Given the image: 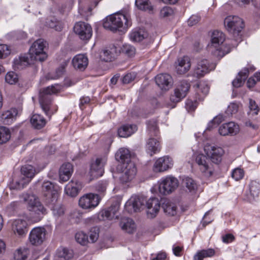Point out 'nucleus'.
Returning a JSON list of instances; mask_svg holds the SVG:
<instances>
[{"label": "nucleus", "instance_id": "1", "mask_svg": "<svg viewBox=\"0 0 260 260\" xmlns=\"http://www.w3.org/2000/svg\"><path fill=\"white\" fill-rule=\"evenodd\" d=\"M61 89V85L54 84L48 86L40 92L39 102L41 107L46 115L49 117L57 110V106L52 103L51 95L58 93Z\"/></svg>", "mask_w": 260, "mask_h": 260}, {"label": "nucleus", "instance_id": "2", "mask_svg": "<svg viewBox=\"0 0 260 260\" xmlns=\"http://www.w3.org/2000/svg\"><path fill=\"white\" fill-rule=\"evenodd\" d=\"M23 201L30 212L29 219L31 222H37L40 221L47 213L46 209L40 202L39 199L34 194H23Z\"/></svg>", "mask_w": 260, "mask_h": 260}, {"label": "nucleus", "instance_id": "3", "mask_svg": "<svg viewBox=\"0 0 260 260\" xmlns=\"http://www.w3.org/2000/svg\"><path fill=\"white\" fill-rule=\"evenodd\" d=\"M224 41L225 35L222 32L213 31L211 35V43L208 46L209 51L218 57H222L229 53L232 48L229 45H223Z\"/></svg>", "mask_w": 260, "mask_h": 260}, {"label": "nucleus", "instance_id": "4", "mask_svg": "<svg viewBox=\"0 0 260 260\" xmlns=\"http://www.w3.org/2000/svg\"><path fill=\"white\" fill-rule=\"evenodd\" d=\"M132 22L129 17L121 13H115L107 17L103 23L104 28L115 31L120 28H127Z\"/></svg>", "mask_w": 260, "mask_h": 260}, {"label": "nucleus", "instance_id": "5", "mask_svg": "<svg viewBox=\"0 0 260 260\" xmlns=\"http://www.w3.org/2000/svg\"><path fill=\"white\" fill-rule=\"evenodd\" d=\"M224 23L228 31L233 34L235 38L234 43L232 44V48L235 47L241 40L240 34L244 27L243 21L238 16L230 15L225 18Z\"/></svg>", "mask_w": 260, "mask_h": 260}, {"label": "nucleus", "instance_id": "6", "mask_svg": "<svg viewBox=\"0 0 260 260\" xmlns=\"http://www.w3.org/2000/svg\"><path fill=\"white\" fill-rule=\"evenodd\" d=\"M47 46L46 41L40 39L35 41L30 47L29 52L31 60L44 61L47 58L45 51Z\"/></svg>", "mask_w": 260, "mask_h": 260}, {"label": "nucleus", "instance_id": "7", "mask_svg": "<svg viewBox=\"0 0 260 260\" xmlns=\"http://www.w3.org/2000/svg\"><path fill=\"white\" fill-rule=\"evenodd\" d=\"M178 186V180L173 176L168 175L158 181V190L161 194L167 195L174 192Z\"/></svg>", "mask_w": 260, "mask_h": 260}, {"label": "nucleus", "instance_id": "8", "mask_svg": "<svg viewBox=\"0 0 260 260\" xmlns=\"http://www.w3.org/2000/svg\"><path fill=\"white\" fill-rule=\"evenodd\" d=\"M117 170L120 173L119 180L123 184L131 182L137 174V168L134 162L119 165Z\"/></svg>", "mask_w": 260, "mask_h": 260}, {"label": "nucleus", "instance_id": "9", "mask_svg": "<svg viewBox=\"0 0 260 260\" xmlns=\"http://www.w3.org/2000/svg\"><path fill=\"white\" fill-rule=\"evenodd\" d=\"M101 200V198L98 194L88 193L80 198L78 204L82 209L90 211L98 206Z\"/></svg>", "mask_w": 260, "mask_h": 260}, {"label": "nucleus", "instance_id": "10", "mask_svg": "<svg viewBox=\"0 0 260 260\" xmlns=\"http://www.w3.org/2000/svg\"><path fill=\"white\" fill-rule=\"evenodd\" d=\"M195 163L198 168L205 177H209L213 174L211 164L209 158L203 154H197L194 155Z\"/></svg>", "mask_w": 260, "mask_h": 260}, {"label": "nucleus", "instance_id": "11", "mask_svg": "<svg viewBox=\"0 0 260 260\" xmlns=\"http://www.w3.org/2000/svg\"><path fill=\"white\" fill-rule=\"evenodd\" d=\"M216 64L214 63H210L206 59H201L198 61L197 66L194 69L193 76L199 78H201L210 71L214 70Z\"/></svg>", "mask_w": 260, "mask_h": 260}, {"label": "nucleus", "instance_id": "12", "mask_svg": "<svg viewBox=\"0 0 260 260\" xmlns=\"http://www.w3.org/2000/svg\"><path fill=\"white\" fill-rule=\"evenodd\" d=\"M47 232L45 228L36 227L33 228L29 234L30 243L36 246L41 245L46 239Z\"/></svg>", "mask_w": 260, "mask_h": 260}, {"label": "nucleus", "instance_id": "13", "mask_svg": "<svg viewBox=\"0 0 260 260\" xmlns=\"http://www.w3.org/2000/svg\"><path fill=\"white\" fill-rule=\"evenodd\" d=\"M190 88L189 83L186 81H180L174 90V93L170 96V100L173 103L180 102L186 95Z\"/></svg>", "mask_w": 260, "mask_h": 260}, {"label": "nucleus", "instance_id": "14", "mask_svg": "<svg viewBox=\"0 0 260 260\" xmlns=\"http://www.w3.org/2000/svg\"><path fill=\"white\" fill-rule=\"evenodd\" d=\"M23 218H18L13 221L12 223V230L16 236L23 237L25 236L28 231V222H32L28 220Z\"/></svg>", "mask_w": 260, "mask_h": 260}, {"label": "nucleus", "instance_id": "15", "mask_svg": "<svg viewBox=\"0 0 260 260\" xmlns=\"http://www.w3.org/2000/svg\"><path fill=\"white\" fill-rule=\"evenodd\" d=\"M204 151L211 160L218 164L221 160L222 156L224 153L223 149L220 147L210 144H207L204 147Z\"/></svg>", "mask_w": 260, "mask_h": 260}, {"label": "nucleus", "instance_id": "16", "mask_svg": "<svg viewBox=\"0 0 260 260\" xmlns=\"http://www.w3.org/2000/svg\"><path fill=\"white\" fill-rule=\"evenodd\" d=\"M173 165V159L168 156H164L156 159L153 166V171L155 173L164 172L171 169Z\"/></svg>", "mask_w": 260, "mask_h": 260}, {"label": "nucleus", "instance_id": "17", "mask_svg": "<svg viewBox=\"0 0 260 260\" xmlns=\"http://www.w3.org/2000/svg\"><path fill=\"white\" fill-rule=\"evenodd\" d=\"M74 31L83 40L89 39L92 34L91 26L83 22L76 23L74 27Z\"/></svg>", "mask_w": 260, "mask_h": 260}, {"label": "nucleus", "instance_id": "18", "mask_svg": "<svg viewBox=\"0 0 260 260\" xmlns=\"http://www.w3.org/2000/svg\"><path fill=\"white\" fill-rule=\"evenodd\" d=\"M239 132V125L233 121L223 123L220 125L218 128V133L222 136H236Z\"/></svg>", "mask_w": 260, "mask_h": 260}, {"label": "nucleus", "instance_id": "19", "mask_svg": "<svg viewBox=\"0 0 260 260\" xmlns=\"http://www.w3.org/2000/svg\"><path fill=\"white\" fill-rule=\"evenodd\" d=\"M106 158H98L90 166L89 173L93 178L102 176L104 172V167L106 163Z\"/></svg>", "mask_w": 260, "mask_h": 260}, {"label": "nucleus", "instance_id": "20", "mask_svg": "<svg viewBox=\"0 0 260 260\" xmlns=\"http://www.w3.org/2000/svg\"><path fill=\"white\" fill-rule=\"evenodd\" d=\"M119 206L117 204L112 205L108 209L102 210L98 214V219L100 220H113L118 218L117 212Z\"/></svg>", "mask_w": 260, "mask_h": 260}, {"label": "nucleus", "instance_id": "21", "mask_svg": "<svg viewBox=\"0 0 260 260\" xmlns=\"http://www.w3.org/2000/svg\"><path fill=\"white\" fill-rule=\"evenodd\" d=\"M42 192L47 199L51 202L57 201L58 193L56 187L50 181L44 182L42 185Z\"/></svg>", "mask_w": 260, "mask_h": 260}, {"label": "nucleus", "instance_id": "22", "mask_svg": "<svg viewBox=\"0 0 260 260\" xmlns=\"http://www.w3.org/2000/svg\"><path fill=\"white\" fill-rule=\"evenodd\" d=\"M144 199L138 196H132L125 203V208L128 212L132 213L140 210L144 204Z\"/></svg>", "mask_w": 260, "mask_h": 260}, {"label": "nucleus", "instance_id": "23", "mask_svg": "<svg viewBox=\"0 0 260 260\" xmlns=\"http://www.w3.org/2000/svg\"><path fill=\"white\" fill-rule=\"evenodd\" d=\"M144 199L138 196H132L125 203V208L128 212L132 213L140 210L144 204Z\"/></svg>", "mask_w": 260, "mask_h": 260}, {"label": "nucleus", "instance_id": "24", "mask_svg": "<svg viewBox=\"0 0 260 260\" xmlns=\"http://www.w3.org/2000/svg\"><path fill=\"white\" fill-rule=\"evenodd\" d=\"M82 184L78 180L70 181L64 187V193L69 197H76L82 188Z\"/></svg>", "mask_w": 260, "mask_h": 260}, {"label": "nucleus", "instance_id": "25", "mask_svg": "<svg viewBox=\"0 0 260 260\" xmlns=\"http://www.w3.org/2000/svg\"><path fill=\"white\" fill-rule=\"evenodd\" d=\"M147 214L148 218H153L158 214L160 204L158 199L152 198L146 202Z\"/></svg>", "mask_w": 260, "mask_h": 260}, {"label": "nucleus", "instance_id": "26", "mask_svg": "<svg viewBox=\"0 0 260 260\" xmlns=\"http://www.w3.org/2000/svg\"><path fill=\"white\" fill-rule=\"evenodd\" d=\"M19 111L16 108L3 111L0 114V120L5 124H11L15 121Z\"/></svg>", "mask_w": 260, "mask_h": 260}, {"label": "nucleus", "instance_id": "27", "mask_svg": "<svg viewBox=\"0 0 260 260\" xmlns=\"http://www.w3.org/2000/svg\"><path fill=\"white\" fill-rule=\"evenodd\" d=\"M157 85L162 89L168 90L172 85V78L168 74H160L155 77Z\"/></svg>", "mask_w": 260, "mask_h": 260}, {"label": "nucleus", "instance_id": "28", "mask_svg": "<svg viewBox=\"0 0 260 260\" xmlns=\"http://www.w3.org/2000/svg\"><path fill=\"white\" fill-rule=\"evenodd\" d=\"M191 63L189 57L184 56L178 60L176 69L177 73L183 75L187 73L190 69Z\"/></svg>", "mask_w": 260, "mask_h": 260}, {"label": "nucleus", "instance_id": "29", "mask_svg": "<svg viewBox=\"0 0 260 260\" xmlns=\"http://www.w3.org/2000/svg\"><path fill=\"white\" fill-rule=\"evenodd\" d=\"M73 173V167L71 164H63L59 172V181L66 182L69 180Z\"/></svg>", "mask_w": 260, "mask_h": 260}, {"label": "nucleus", "instance_id": "30", "mask_svg": "<svg viewBox=\"0 0 260 260\" xmlns=\"http://www.w3.org/2000/svg\"><path fill=\"white\" fill-rule=\"evenodd\" d=\"M160 145L157 138H150L146 144V151L147 153L152 156L160 151Z\"/></svg>", "mask_w": 260, "mask_h": 260}, {"label": "nucleus", "instance_id": "31", "mask_svg": "<svg viewBox=\"0 0 260 260\" xmlns=\"http://www.w3.org/2000/svg\"><path fill=\"white\" fill-rule=\"evenodd\" d=\"M72 62L75 69L83 71L87 67L88 60L86 56L79 54L74 57Z\"/></svg>", "mask_w": 260, "mask_h": 260}, {"label": "nucleus", "instance_id": "32", "mask_svg": "<svg viewBox=\"0 0 260 260\" xmlns=\"http://www.w3.org/2000/svg\"><path fill=\"white\" fill-rule=\"evenodd\" d=\"M116 159L119 162V165L124 163L128 164L133 162L131 160V154L129 150L126 148H120L115 154Z\"/></svg>", "mask_w": 260, "mask_h": 260}, {"label": "nucleus", "instance_id": "33", "mask_svg": "<svg viewBox=\"0 0 260 260\" xmlns=\"http://www.w3.org/2000/svg\"><path fill=\"white\" fill-rule=\"evenodd\" d=\"M137 130L135 124H125L118 129V134L120 137L126 138L129 137Z\"/></svg>", "mask_w": 260, "mask_h": 260}, {"label": "nucleus", "instance_id": "34", "mask_svg": "<svg viewBox=\"0 0 260 260\" xmlns=\"http://www.w3.org/2000/svg\"><path fill=\"white\" fill-rule=\"evenodd\" d=\"M182 184L185 187L186 190L191 194L196 192L198 189V184L197 182L192 178L184 177L182 180Z\"/></svg>", "mask_w": 260, "mask_h": 260}, {"label": "nucleus", "instance_id": "35", "mask_svg": "<svg viewBox=\"0 0 260 260\" xmlns=\"http://www.w3.org/2000/svg\"><path fill=\"white\" fill-rule=\"evenodd\" d=\"M120 225L121 229L128 233H132L136 229V225L134 221L128 218L122 219Z\"/></svg>", "mask_w": 260, "mask_h": 260}, {"label": "nucleus", "instance_id": "36", "mask_svg": "<svg viewBox=\"0 0 260 260\" xmlns=\"http://www.w3.org/2000/svg\"><path fill=\"white\" fill-rule=\"evenodd\" d=\"M30 123L35 128L39 129L45 125L46 121L42 115L36 114L31 117Z\"/></svg>", "mask_w": 260, "mask_h": 260}, {"label": "nucleus", "instance_id": "37", "mask_svg": "<svg viewBox=\"0 0 260 260\" xmlns=\"http://www.w3.org/2000/svg\"><path fill=\"white\" fill-rule=\"evenodd\" d=\"M148 36L147 32L143 29H135L129 34V38L133 42H140Z\"/></svg>", "mask_w": 260, "mask_h": 260}, {"label": "nucleus", "instance_id": "38", "mask_svg": "<svg viewBox=\"0 0 260 260\" xmlns=\"http://www.w3.org/2000/svg\"><path fill=\"white\" fill-rule=\"evenodd\" d=\"M248 70L244 69L240 71L238 77L232 82L233 85L235 87H241L244 83V81L247 79L248 75Z\"/></svg>", "mask_w": 260, "mask_h": 260}, {"label": "nucleus", "instance_id": "39", "mask_svg": "<svg viewBox=\"0 0 260 260\" xmlns=\"http://www.w3.org/2000/svg\"><path fill=\"white\" fill-rule=\"evenodd\" d=\"M30 182L29 178H24V177H20L13 181L10 188L14 189H21L26 186Z\"/></svg>", "mask_w": 260, "mask_h": 260}, {"label": "nucleus", "instance_id": "40", "mask_svg": "<svg viewBox=\"0 0 260 260\" xmlns=\"http://www.w3.org/2000/svg\"><path fill=\"white\" fill-rule=\"evenodd\" d=\"M116 49L114 47L106 49L100 52V58L105 61H110L115 57Z\"/></svg>", "mask_w": 260, "mask_h": 260}, {"label": "nucleus", "instance_id": "41", "mask_svg": "<svg viewBox=\"0 0 260 260\" xmlns=\"http://www.w3.org/2000/svg\"><path fill=\"white\" fill-rule=\"evenodd\" d=\"M164 211L167 214L174 216L176 214V206L169 200H165L162 204Z\"/></svg>", "mask_w": 260, "mask_h": 260}, {"label": "nucleus", "instance_id": "42", "mask_svg": "<svg viewBox=\"0 0 260 260\" xmlns=\"http://www.w3.org/2000/svg\"><path fill=\"white\" fill-rule=\"evenodd\" d=\"M37 173L34 167L31 165H24L22 167L21 169V177H24V178H29L30 181Z\"/></svg>", "mask_w": 260, "mask_h": 260}, {"label": "nucleus", "instance_id": "43", "mask_svg": "<svg viewBox=\"0 0 260 260\" xmlns=\"http://www.w3.org/2000/svg\"><path fill=\"white\" fill-rule=\"evenodd\" d=\"M215 254V250L212 248L198 251L193 256L194 260H203L204 258L212 257Z\"/></svg>", "mask_w": 260, "mask_h": 260}, {"label": "nucleus", "instance_id": "44", "mask_svg": "<svg viewBox=\"0 0 260 260\" xmlns=\"http://www.w3.org/2000/svg\"><path fill=\"white\" fill-rule=\"evenodd\" d=\"M30 63L27 57L21 56L16 57L13 61V67L17 69H22Z\"/></svg>", "mask_w": 260, "mask_h": 260}, {"label": "nucleus", "instance_id": "45", "mask_svg": "<svg viewBox=\"0 0 260 260\" xmlns=\"http://www.w3.org/2000/svg\"><path fill=\"white\" fill-rule=\"evenodd\" d=\"M209 87L207 84L204 82H201L197 85V93L199 100H202L208 93Z\"/></svg>", "mask_w": 260, "mask_h": 260}, {"label": "nucleus", "instance_id": "46", "mask_svg": "<svg viewBox=\"0 0 260 260\" xmlns=\"http://www.w3.org/2000/svg\"><path fill=\"white\" fill-rule=\"evenodd\" d=\"M51 203V208L53 215L56 217L63 216L65 212L64 207L61 204L57 203L56 201Z\"/></svg>", "mask_w": 260, "mask_h": 260}, {"label": "nucleus", "instance_id": "47", "mask_svg": "<svg viewBox=\"0 0 260 260\" xmlns=\"http://www.w3.org/2000/svg\"><path fill=\"white\" fill-rule=\"evenodd\" d=\"M135 4L141 10L150 12L153 9V6L149 0H136Z\"/></svg>", "mask_w": 260, "mask_h": 260}, {"label": "nucleus", "instance_id": "48", "mask_svg": "<svg viewBox=\"0 0 260 260\" xmlns=\"http://www.w3.org/2000/svg\"><path fill=\"white\" fill-rule=\"evenodd\" d=\"M30 254L29 250L27 248H20L14 253L15 260H27Z\"/></svg>", "mask_w": 260, "mask_h": 260}, {"label": "nucleus", "instance_id": "49", "mask_svg": "<svg viewBox=\"0 0 260 260\" xmlns=\"http://www.w3.org/2000/svg\"><path fill=\"white\" fill-rule=\"evenodd\" d=\"M56 255L58 257L62 258L66 260H69L73 257V252L72 250L66 248L60 247L57 249Z\"/></svg>", "mask_w": 260, "mask_h": 260}, {"label": "nucleus", "instance_id": "50", "mask_svg": "<svg viewBox=\"0 0 260 260\" xmlns=\"http://www.w3.org/2000/svg\"><path fill=\"white\" fill-rule=\"evenodd\" d=\"M11 138L10 129L5 126H0V144L8 142Z\"/></svg>", "mask_w": 260, "mask_h": 260}, {"label": "nucleus", "instance_id": "51", "mask_svg": "<svg viewBox=\"0 0 260 260\" xmlns=\"http://www.w3.org/2000/svg\"><path fill=\"white\" fill-rule=\"evenodd\" d=\"M69 61L70 59L68 57L64 58L60 64V66L56 70V75L54 77H51L50 78L57 79L61 76L64 73L65 71V68L67 66Z\"/></svg>", "mask_w": 260, "mask_h": 260}, {"label": "nucleus", "instance_id": "52", "mask_svg": "<svg viewBox=\"0 0 260 260\" xmlns=\"http://www.w3.org/2000/svg\"><path fill=\"white\" fill-rule=\"evenodd\" d=\"M76 241L82 245H86L89 242L88 236L82 231L77 232L75 235Z\"/></svg>", "mask_w": 260, "mask_h": 260}, {"label": "nucleus", "instance_id": "53", "mask_svg": "<svg viewBox=\"0 0 260 260\" xmlns=\"http://www.w3.org/2000/svg\"><path fill=\"white\" fill-rule=\"evenodd\" d=\"M249 190L251 195L253 197H257L260 191V184L255 181H252L250 182L249 185Z\"/></svg>", "mask_w": 260, "mask_h": 260}, {"label": "nucleus", "instance_id": "54", "mask_svg": "<svg viewBox=\"0 0 260 260\" xmlns=\"http://www.w3.org/2000/svg\"><path fill=\"white\" fill-rule=\"evenodd\" d=\"M5 81L10 85L15 84L18 81V77L14 72H9L5 76Z\"/></svg>", "mask_w": 260, "mask_h": 260}, {"label": "nucleus", "instance_id": "55", "mask_svg": "<svg viewBox=\"0 0 260 260\" xmlns=\"http://www.w3.org/2000/svg\"><path fill=\"white\" fill-rule=\"evenodd\" d=\"M46 23L47 26L57 31H60L63 27L61 22L56 21L55 19L48 20Z\"/></svg>", "mask_w": 260, "mask_h": 260}, {"label": "nucleus", "instance_id": "56", "mask_svg": "<svg viewBox=\"0 0 260 260\" xmlns=\"http://www.w3.org/2000/svg\"><path fill=\"white\" fill-rule=\"evenodd\" d=\"M232 177L236 181L242 179L244 176V171L240 168L234 169L231 174Z\"/></svg>", "mask_w": 260, "mask_h": 260}, {"label": "nucleus", "instance_id": "57", "mask_svg": "<svg viewBox=\"0 0 260 260\" xmlns=\"http://www.w3.org/2000/svg\"><path fill=\"white\" fill-rule=\"evenodd\" d=\"M147 127L150 131L151 135H154L157 137L158 128L156 121L154 120L149 121L147 123Z\"/></svg>", "mask_w": 260, "mask_h": 260}, {"label": "nucleus", "instance_id": "58", "mask_svg": "<svg viewBox=\"0 0 260 260\" xmlns=\"http://www.w3.org/2000/svg\"><path fill=\"white\" fill-rule=\"evenodd\" d=\"M89 242L94 243L97 241L99 238V230L96 228H92L90 229L89 233Z\"/></svg>", "mask_w": 260, "mask_h": 260}, {"label": "nucleus", "instance_id": "59", "mask_svg": "<svg viewBox=\"0 0 260 260\" xmlns=\"http://www.w3.org/2000/svg\"><path fill=\"white\" fill-rule=\"evenodd\" d=\"M11 53L9 47L5 44H0V59L7 57Z\"/></svg>", "mask_w": 260, "mask_h": 260}, {"label": "nucleus", "instance_id": "60", "mask_svg": "<svg viewBox=\"0 0 260 260\" xmlns=\"http://www.w3.org/2000/svg\"><path fill=\"white\" fill-rule=\"evenodd\" d=\"M249 114H251L252 115H257L259 112V109L257 105L256 104V103L254 101L250 99L249 100Z\"/></svg>", "mask_w": 260, "mask_h": 260}, {"label": "nucleus", "instance_id": "61", "mask_svg": "<svg viewBox=\"0 0 260 260\" xmlns=\"http://www.w3.org/2000/svg\"><path fill=\"white\" fill-rule=\"evenodd\" d=\"M122 52L128 56H132L135 53V48L128 44H125L123 46Z\"/></svg>", "mask_w": 260, "mask_h": 260}, {"label": "nucleus", "instance_id": "62", "mask_svg": "<svg viewBox=\"0 0 260 260\" xmlns=\"http://www.w3.org/2000/svg\"><path fill=\"white\" fill-rule=\"evenodd\" d=\"M136 75L135 73H130L126 74L122 78V81L124 84H128L133 81L136 78Z\"/></svg>", "mask_w": 260, "mask_h": 260}, {"label": "nucleus", "instance_id": "63", "mask_svg": "<svg viewBox=\"0 0 260 260\" xmlns=\"http://www.w3.org/2000/svg\"><path fill=\"white\" fill-rule=\"evenodd\" d=\"M173 10L171 7H165L160 11V15L167 17L173 15Z\"/></svg>", "mask_w": 260, "mask_h": 260}, {"label": "nucleus", "instance_id": "64", "mask_svg": "<svg viewBox=\"0 0 260 260\" xmlns=\"http://www.w3.org/2000/svg\"><path fill=\"white\" fill-rule=\"evenodd\" d=\"M200 20V17L197 15H192L188 20V24L193 26L197 24Z\"/></svg>", "mask_w": 260, "mask_h": 260}]
</instances>
